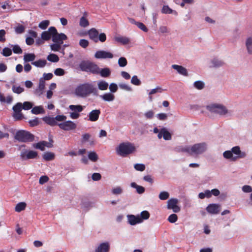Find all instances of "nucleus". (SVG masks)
<instances>
[{"mask_svg":"<svg viewBox=\"0 0 252 252\" xmlns=\"http://www.w3.org/2000/svg\"><path fill=\"white\" fill-rule=\"evenodd\" d=\"M75 92L76 95L81 97H86L91 94L94 95H98L97 89L90 83H84L79 85L76 88Z\"/></svg>","mask_w":252,"mask_h":252,"instance_id":"f257e3e1","label":"nucleus"},{"mask_svg":"<svg viewBox=\"0 0 252 252\" xmlns=\"http://www.w3.org/2000/svg\"><path fill=\"white\" fill-rule=\"evenodd\" d=\"M206 109L211 113L219 115L220 116H231L232 112L227 109L223 104L214 103L206 106Z\"/></svg>","mask_w":252,"mask_h":252,"instance_id":"f03ea898","label":"nucleus"},{"mask_svg":"<svg viewBox=\"0 0 252 252\" xmlns=\"http://www.w3.org/2000/svg\"><path fill=\"white\" fill-rule=\"evenodd\" d=\"M135 150L133 144L130 142H123L120 144L116 150L117 155L125 157L135 152Z\"/></svg>","mask_w":252,"mask_h":252,"instance_id":"7ed1b4c3","label":"nucleus"},{"mask_svg":"<svg viewBox=\"0 0 252 252\" xmlns=\"http://www.w3.org/2000/svg\"><path fill=\"white\" fill-rule=\"evenodd\" d=\"M34 138L33 134L25 130H18L14 135L16 140L23 143L32 142L34 140Z\"/></svg>","mask_w":252,"mask_h":252,"instance_id":"20e7f679","label":"nucleus"},{"mask_svg":"<svg viewBox=\"0 0 252 252\" xmlns=\"http://www.w3.org/2000/svg\"><path fill=\"white\" fill-rule=\"evenodd\" d=\"M81 70L90 72L94 74H98V66L94 63L89 61H82L79 64Z\"/></svg>","mask_w":252,"mask_h":252,"instance_id":"39448f33","label":"nucleus"},{"mask_svg":"<svg viewBox=\"0 0 252 252\" xmlns=\"http://www.w3.org/2000/svg\"><path fill=\"white\" fill-rule=\"evenodd\" d=\"M49 31L52 34V41L54 43L62 44L63 41L67 38V36L64 33H58L57 29L54 27H50Z\"/></svg>","mask_w":252,"mask_h":252,"instance_id":"423d86ee","label":"nucleus"},{"mask_svg":"<svg viewBox=\"0 0 252 252\" xmlns=\"http://www.w3.org/2000/svg\"><path fill=\"white\" fill-rule=\"evenodd\" d=\"M207 150V144L205 142L197 143L190 147V155H200Z\"/></svg>","mask_w":252,"mask_h":252,"instance_id":"0eeeda50","label":"nucleus"},{"mask_svg":"<svg viewBox=\"0 0 252 252\" xmlns=\"http://www.w3.org/2000/svg\"><path fill=\"white\" fill-rule=\"evenodd\" d=\"M37 157V152L32 150H23L22 151L20 155V159L22 160L34 159L36 158Z\"/></svg>","mask_w":252,"mask_h":252,"instance_id":"6e6552de","label":"nucleus"},{"mask_svg":"<svg viewBox=\"0 0 252 252\" xmlns=\"http://www.w3.org/2000/svg\"><path fill=\"white\" fill-rule=\"evenodd\" d=\"M13 110V114L12 117L15 120H21L24 118L23 115L21 113L22 110V104L21 102L17 103L12 107Z\"/></svg>","mask_w":252,"mask_h":252,"instance_id":"1a4fd4ad","label":"nucleus"},{"mask_svg":"<svg viewBox=\"0 0 252 252\" xmlns=\"http://www.w3.org/2000/svg\"><path fill=\"white\" fill-rule=\"evenodd\" d=\"M58 126L61 129L65 131L74 130L77 127L76 124L71 121H67L58 124Z\"/></svg>","mask_w":252,"mask_h":252,"instance_id":"9d476101","label":"nucleus"},{"mask_svg":"<svg viewBox=\"0 0 252 252\" xmlns=\"http://www.w3.org/2000/svg\"><path fill=\"white\" fill-rule=\"evenodd\" d=\"M178 200L176 198H171L167 201V208L172 209L174 213H178L180 211V208L177 205Z\"/></svg>","mask_w":252,"mask_h":252,"instance_id":"9b49d317","label":"nucleus"},{"mask_svg":"<svg viewBox=\"0 0 252 252\" xmlns=\"http://www.w3.org/2000/svg\"><path fill=\"white\" fill-rule=\"evenodd\" d=\"M220 205L219 204L212 203L210 204L206 207V211L208 213L211 214H217L220 211Z\"/></svg>","mask_w":252,"mask_h":252,"instance_id":"f8f14e48","label":"nucleus"},{"mask_svg":"<svg viewBox=\"0 0 252 252\" xmlns=\"http://www.w3.org/2000/svg\"><path fill=\"white\" fill-rule=\"evenodd\" d=\"M94 57L96 59H112L113 55L110 52L100 50L95 52Z\"/></svg>","mask_w":252,"mask_h":252,"instance_id":"ddd939ff","label":"nucleus"},{"mask_svg":"<svg viewBox=\"0 0 252 252\" xmlns=\"http://www.w3.org/2000/svg\"><path fill=\"white\" fill-rule=\"evenodd\" d=\"M127 218L128 223L131 225H134L142 222V219L140 218V216L138 215H127Z\"/></svg>","mask_w":252,"mask_h":252,"instance_id":"4468645a","label":"nucleus"},{"mask_svg":"<svg viewBox=\"0 0 252 252\" xmlns=\"http://www.w3.org/2000/svg\"><path fill=\"white\" fill-rule=\"evenodd\" d=\"M110 246L109 242H106L100 244L95 249L94 252H109Z\"/></svg>","mask_w":252,"mask_h":252,"instance_id":"2eb2a0df","label":"nucleus"},{"mask_svg":"<svg viewBox=\"0 0 252 252\" xmlns=\"http://www.w3.org/2000/svg\"><path fill=\"white\" fill-rule=\"evenodd\" d=\"M101 113L99 109H95L92 110L89 114V120L92 122H95L98 120L99 115Z\"/></svg>","mask_w":252,"mask_h":252,"instance_id":"dca6fc26","label":"nucleus"},{"mask_svg":"<svg viewBox=\"0 0 252 252\" xmlns=\"http://www.w3.org/2000/svg\"><path fill=\"white\" fill-rule=\"evenodd\" d=\"M88 33L91 40L95 43L98 41V35L99 33L95 28L91 29L88 31Z\"/></svg>","mask_w":252,"mask_h":252,"instance_id":"f3484780","label":"nucleus"},{"mask_svg":"<svg viewBox=\"0 0 252 252\" xmlns=\"http://www.w3.org/2000/svg\"><path fill=\"white\" fill-rule=\"evenodd\" d=\"M172 67L176 70L179 74L185 76H188V71L185 67L177 64H173Z\"/></svg>","mask_w":252,"mask_h":252,"instance_id":"a211bd4d","label":"nucleus"},{"mask_svg":"<svg viewBox=\"0 0 252 252\" xmlns=\"http://www.w3.org/2000/svg\"><path fill=\"white\" fill-rule=\"evenodd\" d=\"M45 88V81L42 78H40L39 81L38 87L35 91V94L40 95L42 94L43 91Z\"/></svg>","mask_w":252,"mask_h":252,"instance_id":"6ab92c4d","label":"nucleus"},{"mask_svg":"<svg viewBox=\"0 0 252 252\" xmlns=\"http://www.w3.org/2000/svg\"><path fill=\"white\" fill-rule=\"evenodd\" d=\"M88 13L84 12L83 16L80 18L79 25L81 27L86 28L89 25V22L87 19Z\"/></svg>","mask_w":252,"mask_h":252,"instance_id":"aec40b11","label":"nucleus"},{"mask_svg":"<svg viewBox=\"0 0 252 252\" xmlns=\"http://www.w3.org/2000/svg\"><path fill=\"white\" fill-rule=\"evenodd\" d=\"M42 120L45 123L52 126L58 125L57 122L55 121V118L45 116L42 118Z\"/></svg>","mask_w":252,"mask_h":252,"instance_id":"412c9836","label":"nucleus"},{"mask_svg":"<svg viewBox=\"0 0 252 252\" xmlns=\"http://www.w3.org/2000/svg\"><path fill=\"white\" fill-rule=\"evenodd\" d=\"M161 12L163 14H173L175 16L178 15V12L170 8L168 5H163L161 9Z\"/></svg>","mask_w":252,"mask_h":252,"instance_id":"4be33fe9","label":"nucleus"},{"mask_svg":"<svg viewBox=\"0 0 252 252\" xmlns=\"http://www.w3.org/2000/svg\"><path fill=\"white\" fill-rule=\"evenodd\" d=\"M31 112L33 114L38 115L40 114H44L45 111L42 106H37L32 108Z\"/></svg>","mask_w":252,"mask_h":252,"instance_id":"5701e85b","label":"nucleus"},{"mask_svg":"<svg viewBox=\"0 0 252 252\" xmlns=\"http://www.w3.org/2000/svg\"><path fill=\"white\" fill-rule=\"evenodd\" d=\"M98 74H100V75L103 77H107L110 76L111 71L110 69L107 67L100 69L98 67Z\"/></svg>","mask_w":252,"mask_h":252,"instance_id":"b1692460","label":"nucleus"},{"mask_svg":"<svg viewBox=\"0 0 252 252\" xmlns=\"http://www.w3.org/2000/svg\"><path fill=\"white\" fill-rule=\"evenodd\" d=\"M100 97L106 101H112L115 99L114 95L110 93H105L103 95H100Z\"/></svg>","mask_w":252,"mask_h":252,"instance_id":"393cba45","label":"nucleus"},{"mask_svg":"<svg viewBox=\"0 0 252 252\" xmlns=\"http://www.w3.org/2000/svg\"><path fill=\"white\" fill-rule=\"evenodd\" d=\"M131 187L134 188L136 190V192L138 194H142L145 191V189L141 186L137 185L135 182H132L130 184Z\"/></svg>","mask_w":252,"mask_h":252,"instance_id":"a878e982","label":"nucleus"},{"mask_svg":"<svg viewBox=\"0 0 252 252\" xmlns=\"http://www.w3.org/2000/svg\"><path fill=\"white\" fill-rule=\"evenodd\" d=\"M212 64V67H219L222 66L224 64V63L222 61L218 58H214L211 61Z\"/></svg>","mask_w":252,"mask_h":252,"instance_id":"bb28decb","label":"nucleus"},{"mask_svg":"<svg viewBox=\"0 0 252 252\" xmlns=\"http://www.w3.org/2000/svg\"><path fill=\"white\" fill-rule=\"evenodd\" d=\"M35 55L33 53H26L24 55L23 60L24 62H33L35 59Z\"/></svg>","mask_w":252,"mask_h":252,"instance_id":"cd10ccee","label":"nucleus"},{"mask_svg":"<svg viewBox=\"0 0 252 252\" xmlns=\"http://www.w3.org/2000/svg\"><path fill=\"white\" fill-rule=\"evenodd\" d=\"M47 64V61L45 60L39 59L38 61L32 62V64L37 67H44Z\"/></svg>","mask_w":252,"mask_h":252,"instance_id":"c85d7f7f","label":"nucleus"},{"mask_svg":"<svg viewBox=\"0 0 252 252\" xmlns=\"http://www.w3.org/2000/svg\"><path fill=\"white\" fill-rule=\"evenodd\" d=\"M115 39L116 41L120 42L123 45H126L129 43L130 40L129 38L126 36H117L115 37Z\"/></svg>","mask_w":252,"mask_h":252,"instance_id":"c756f323","label":"nucleus"},{"mask_svg":"<svg viewBox=\"0 0 252 252\" xmlns=\"http://www.w3.org/2000/svg\"><path fill=\"white\" fill-rule=\"evenodd\" d=\"M176 151L178 152L187 153L190 155V147L186 146H179L176 148Z\"/></svg>","mask_w":252,"mask_h":252,"instance_id":"7c9ffc66","label":"nucleus"},{"mask_svg":"<svg viewBox=\"0 0 252 252\" xmlns=\"http://www.w3.org/2000/svg\"><path fill=\"white\" fill-rule=\"evenodd\" d=\"M42 157L45 160L51 161L54 159L55 158V155L53 153L46 152L43 153Z\"/></svg>","mask_w":252,"mask_h":252,"instance_id":"2f4dec72","label":"nucleus"},{"mask_svg":"<svg viewBox=\"0 0 252 252\" xmlns=\"http://www.w3.org/2000/svg\"><path fill=\"white\" fill-rule=\"evenodd\" d=\"M69 108L74 112H76L78 113L82 112L83 110V107L80 105H70L69 106Z\"/></svg>","mask_w":252,"mask_h":252,"instance_id":"473e14b6","label":"nucleus"},{"mask_svg":"<svg viewBox=\"0 0 252 252\" xmlns=\"http://www.w3.org/2000/svg\"><path fill=\"white\" fill-rule=\"evenodd\" d=\"M41 37L45 41L49 40L51 37L52 38V34L50 32L49 28L48 31H44L42 32Z\"/></svg>","mask_w":252,"mask_h":252,"instance_id":"72a5a7b5","label":"nucleus"},{"mask_svg":"<svg viewBox=\"0 0 252 252\" xmlns=\"http://www.w3.org/2000/svg\"><path fill=\"white\" fill-rule=\"evenodd\" d=\"M246 46L249 54H252V38L249 37L246 41Z\"/></svg>","mask_w":252,"mask_h":252,"instance_id":"f704fd0d","label":"nucleus"},{"mask_svg":"<svg viewBox=\"0 0 252 252\" xmlns=\"http://www.w3.org/2000/svg\"><path fill=\"white\" fill-rule=\"evenodd\" d=\"M26 207V203L24 202H19L16 204L15 207V211L17 212H20L25 210Z\"/></svg>","mask_w":252,"mask_h":252,"instance_id":"c9c22d12","label":"nucleus"},{"mask_svg":"<svg viewBox=\"0 0 252 252\" xmlns=\"http://www.w3.org/2000/svg\"><path fill=\"white\" fill-rule=\"evenodd\" d=\"M98 85V88L100 90L104 91L106 90L108 87V84L103 80L100 81L98 82L97 84Z\"/></svg>","mask_w":252,"mask_h":252,"instance_id":"e433bc0d","label":"nucleus"},{"mask_svg":"<svg viewBox=\"0 0 252 252\" xmlns=\"http://www.w3.org/2000/svg\"><path fill=\"white\" fill-rule=\"evenodd\" d=\"M211 197V191L210 190L206 189L203 192H200L198 194V197L200 199H204L205 197L208 198Z\"/></svg>","mask_w":252,"mask_h":252,"instance_id":"4c0bfd02","label":"nucleus"},{"mask_svg":"<svg viewBox=\"0 0 252 252\" xmlns=\"http://www.w3.org/2000/svg\"><path fill=\"white\" fill-rule=\"evenodd\" d=\"M47 59L51 62L57 63L59 61V57L54 54H50L47 58Z\"/></svg>","mask_w":252,"mask_h":252,"instance_id":"58836bf2","label":"nucleus"},{"mask_svg":"<svg viewBox=\"0 0 252 252\" xmlns=\"http://www.w3.org/2000/svg\"><path fill=\"white\" fill-rule=\"evenodd\" d=\"M88 158L92 161L95 162L97 160L98 157L95 152H90L88 153Z\"/></svg>","mask_w":252,"mask_h":252,"instance_id":"ea45409f","label":"nucleus"},{"mask_svg":"<svg viewBox=\"0 0 252 252\" xmlns=\"http://www.w3.org/2000/svg\"><path fill=\"white\" fill-rule=\"evenodd\" d=\"M33 148L36 149H39L42 151L45 150V145L44 144V141L39 142L37 143L33 144L32 145Z\"/></svg>","mask_w":252,"mask_h":252,"instance_id":"a19ab883","label":"nucleus"},{"mask_svg":"<svg viewBox=\"0 0 252 252\" xmlns=\"http://www.w3.org/2000/svg\"><path fill=\"white\" fill-rule=\"evenodd\" d=\"M193 86L198 90H202L205 87V84L201 81H196L194 82Z\"/></svg>","mask_w":252,"mask_h":252,"instance_id":"79ce46f5","label":"nucleus"},{"mask_svg":"<svg viewBox=\"0 0 252 252\" xmlns=\"http://www.w3.org/2000/svg\"><path fill=\"white\" fill-rule=\"evenodd\" d=\"M12 90L13 93L17 94H20L24 91V89L20 86L13 85L12 87Z\"/></svg>","mask_w":252,"mask_h":252,"instance_id":"37998d69","label":"nucleus"},{"mask_svg":"<svg viewBox=\"0 0 252 252\" xmlns=\"http://www.w3.org/2000/svg\"><path fill=\"white\" fill-rule=\"evenodd\" d=\"M33 103L30 101H25L22 104V109L25 110H28L31 109L33 107Z\"/></svg>","mask_w":252,"mask_h":252,"instance_id":"c03bdc74","label":"nucleus"},{"mask_svg":"<svg viewBox=\"0 0 252 252\" xmlns=\"http://www.w3.org/2000/svg\"><path fill=\"white\" fill-rule=\"evenodd\" d=\"M9 46L12 47V51L15 54H20L22 53V50L18 45L9 44Z\"/></svg>","mask_w":252,"mask_h":252,"instance_id":"a18cd8bd","label":"nucleus"},{"mask_svg":"<svg viewBox=\"0 0 252 252\" xmlns=\"http://www.w3.org/2000/svg\"><path fill=\"white\" fill-rule=\"evenodd\" d=\"M163 137L165 140H169L171 139V135L165 128H162Z\"/></svg>","mask_w":252,"mask_h":252,"instance_id":"49530a36","label":"nucleus"},{"mask_svg":"<svg viewBox=\"0 0 252 252\" xmlns=\"http://www.w3.org/2000/svg\"><path fill=\"white\" fill-rule=\"evenodd\" d=\"M118 63L120 67H125L127 65V62L126 58L120 57L118 60Z\"/></svg>","mask_w":252,"mask_h":252,"instance_id":"de8ad7c7","label":"nucleus"},{"mask_svg":"<svg viewBox=\"0 0 252 252\" xmlns=\"http://www.w3.org/2000/svg\"><path fill=\"white\" fill-rule=\"evenodd\" d=\"M49 21L44 20L41 21L38 25V27L42 30L46 29L49 25Z\"/></svg>","mask_w":252,"mask_h":252,"instance_id":"09e8293b","label":"nucleus"},{"mask_svg":"<svg viewBox=\"0 0 252 252\" xmlns=\"http://www.w3.org/2000/svg\"><path fill=\"white\" fill-rule=\"evenodd\" d=\"M169 197V193L167 191H161L159 194V198L160 200H164L167 199Z\"/></svg>","mask_w":252,"mask_h":252,"instance_id":"8fccbe9b","label":"nucleus"},{"mask_svg":"<svg viewBox=\"0 0 252 252\" xmlns=\"http://www.w3.org/2000/svg\"><path fill=\"white\" fill-rule=\"evenodd\" d=\"M150 217V213L147 211H143L141 212L140 218L142 219V222L144 220H147Z\"/></svg>","mask_w":252,"mask_h":252,"instance_id":"3c124183","label":"nucleus"},{"mask_svg":"<svg viewBox=\"0 0 252 252\" xmlns=\"http://www.w3.org/2000/svg\"><path fill=\"white\" fill-rule=\"evenodd\" d=\"M131 83L136 86H139L141 84V81L138 78L136 75H134L132 77Z\"/></svg>","mask_w":252,"mask_h":252,"instance_id":"603ef678","label":"nucleus"},{"mask_svg":"<svg viewBox=\"0 0 252 252\" xmlns=\"http://www.w3.org/2000/svg\"><path fill=\"white\" fill-rule=\"evenodd\" d=\"M15 32L17 34H21L24 32L25 27L22 25H19L14 28Z\"/></svg>","mask_w":252,"mask_h":252,"instance_id":"864d4df0","label":"nucleus"},{"mask_svg":"<svg viewBox=\"0 0 252 252\" xmlns=\"http://www.w3.org/2000/svg\"><path fill=\"white\" fill-rule=\"evenodd\" d=\"M163 91V89H162L160 87H157L155 89H153L151 90V91L149 93V95H151L152 94H156L157 93H162Z\"/></svg>","mask_w":252,"mask_h":252,"instance_id":"5fc2aeb1","label":"nucleus"},{"mask_svg":"<svg viewBox=\"0 0 252 252\" xmlns=\"http://www.w3.org/2000/svg\"><path fill=\"white\" fill-rule=\"evenodd\" d=\"M134 168L137 171H143L145 169V165L142 163H136L134 164Z\"/></svg>","mask_w":252,"mask_h":252,"instance_id":"6e6d98bb","label":"nucleus"},{"mask_svg":"<svg viewBox=\"0 0 252 252\" xmlns=\"http://www.w3.org/2000/svg\"><path fill=\"white\" fill-rule=\"evenodd\" d=\"M12 50L8 48V47H5L2 50V54L3 56L5 57H8L12 55Z\"/></svg>","mask_w":252,"mask_h":252,"instance_id":"4d7b16f0","label":"nucleus"},{"mask_svg":"<svg viewBox=\"0 0 252 252\" xmlns=\"http://www.w3.org/2000/svg\"><path fill=\"white\" fill-rule=\"evenodd\" d=\"M92 203L89 202H82L81 205V208L84 210V211H88L91 207Z\"/></svg>","mask_w":252,"mask_h":252,"instance_id":"13d9d810","label":"nucleus"},{"mask_svg":"<svg viewBox=\"0 0 252 252\" xmlns=\"http://www.w3.org/2000/svg\"><path fill=\"white\" fill-rule=\"evenodd\" d=\"M79 44L81 47L86 48L88 46L89 43L87 40L81 39L80 40Z\"/></svg>","mask_w":252,"mask_h":252,"instance_id":"bf43d9fd","label":"nucleus"},{"mask_svg":"<svg viewBox=\"0 0 252 252\" xmlns=\"http://www.w3.org/2000/svg\"><path fill=\"white\" fill-rule=\"evenodd\" d=\"M29 123L31 126L33 127L38 125L39 124V121L38 120V118L36 117L34 119L30 120L29 121Z\"/></svg>","mask_w":252,"mask_h":252,"instance_id":"052dcab7","label":"nucleus"},{"mask_svg":"<svg viewBox=\"0 0 252 252\" xmlns=\"http://www.w3.org/2000/svg\"><path fill=\"white\" fill-rule=\"evenodd\" d=\"M242 190L245 193H252V187L249 185H244L242 187Z\"/></svg>","mask_w":252,"mask_h":252,"instance_id":"680f3d73","label":"nucleus"},{"mask_svg":"<svg viewBox=\"0 0 252 252\" xmlns=\"http://www.w3.org/2000/svg\"><path fill=\"white\" fill-rule=\"evenodd\" d=\"M223 157L226 159H230L231 158L232 160L233 154H232V152L231 151H226L223 153Z\"/></svg>","mask_w":252,"mask_h":252,"instance_id":"e2e57ef3","label":"nucleus"},{"mask_svg":"<svg viewBox=\"0 0 252 252\" xmlns=\"http://www.w3.org/2000/svg\"><path fill=\"white\" fill-rule=\"evenodd\" d=\"M123 192V189L120 187H117L112 189V193L115 195L120 194Z\"/></svg>","mask_w":252,"mask_h":252,"instance_id":"0e129e2a","label":"nucleus"},{"mask_svg":"<svg viewBox=\"0 0 252 252\" xmlns=\"http://www.w3.org/2000/svg\"><path fill=\"white\" fill-rule=\"evenodd\" d=\"M177 220L178 217L177 215L175 214L170 215L168 218V220L171 223L175 222Z\"/></svg>","mask_w":252,"mask_h":252,"instance_id":"69168bd1","label":"nucleus"},{"mask_svg":"<svg viewBox=\"0 0 252 252\" xmlns=\"http://www.w3.org/2000/svg\"><path fill=\"white\" fill-rule=\"evenodd\" d=\"M136 26L138 28H139L140 30H141L144 32H147L148 31V29H147V28L142 23L138 22V23H136Z\"/></svg>","mask_w":252,"mask_h":252,"instance_id":"338daca9","label":"nucleus"},{"mask_svg":"<svg viewBox=\"0 0 252 252\" xmlns=\"http://www.w3.org/2000/svg\"><path fill=\"white\" fill-rule=\"evenodd\" d=\"M61 44L55 43L50 45L51 49L54 51H58L61 48Z\"/></svg>","mask_w":252,"mask_h":252,"instance_id":"774afa93","label":"nucleus"}]
</instances>
